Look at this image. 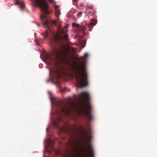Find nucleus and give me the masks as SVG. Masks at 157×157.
I'll return each instance as SVG.
<instances>
[{
    "label": "nucleus",
    "mask_w": 157,
    "mask_h": 157,
    "mask_svg": "<svg viewBox=\"0 0 157 157\" xmlns=\"http://www.w3.org/2000/svg\"><path fill=\"white\" fill-rule=\"evenodd\" d=\"M89 151H88L87 148L84 147L82 148V150L84 151L86 157H87V155L88 152L92 156L94 155V151L93 147L90 144L89 145Z\"/></svg>",
    "instance_id": "obj_4"
},
{
    "label": "nucleus",
    "mask_w": 157,
    "mask_h": 157,
    "mask_svg": "<svg viewBox=\"0 0 157 157\" xmlns=\"http://www.w3.org/2000/svg\"><path fill=\"white\" fill-rule=\"evenodd\" d=\"M70 55L69 49H65L63 51H60L56 48H54L51 53L47 56V58L50 62L52 60H58L59 58L66 59Z\"/></svg>",
    "instance_id": "obj_3"
},
{
    "label": "nucleus",
    "mask_w": 157,
    "mask_h": 157,
    "mask_svg": "<svg viewBox=\"0 0 157 157\" xmlns=\"http://www.w3.org/2000/svg\"><path fill=\"white\" fill-rule=\"evenodd\" d=\"M14 1L15 4L19 6L21 10H23L25 6V4L24 3H21L18 1V0H14Z\"/></svg>",
    "instance_id": "obj_7"
},
{
    "label": "nucleus",
    "mask_w": 157,
    "mask_h": 157,
    "mask_svg": "<svg viewBox=\"0 0 157 157\" xmlns=\"http://www.w3.org/2000/svg\"><path fill=\"white\" fill-rule=\"evenodd\" d=\"M55 8L56 15L58 18L59 17V15L61 14L60 10L59 9L58 6L57 5L55 6Z\"/></svg>",
    "instance_id": "obj_8"
},
{
    "label": "nucleus",
    "mask_w": 157,
    "mask_h": 157,
    "mask_svg": "<svg viewBox=\"0 0 157 157\" xmlns=\"http://www.w3.org/2000/svg\"><path fill=\"white\" fill-rule=\"evenodd\" d=\"M80 130L82 133V136L84 139H86L87 136L86 132L85 131L82 127L80 128Z\"/></svg>",
    "instance_id": "obj_9"
},
{
    "label": "nucleus",
    "mask_w": 157,
    "mask_h": 157,
    "mask_svg": "<svg viewBox=\"0 0 157 157\" xmlns=\"http://www.w3.org/2000/svg\"><path fill=\"white\" fill-rule=\"evenodd\" d=\"M63 38L66 42H67L68 40V36L66 34H65L63 36Z\"/></svg>",
    "instance_id": "obj_10"
},
{
    "label": "nucleus",
    "mask_w": 157,
    "mask_h": 157,
    "mask_svg": "<svg viewBox=\"0 0 157 157\" xmlns=\"http://www.w3.org/2000/svg\"><path fill=\"white\" fill-rule=\"evenodd\" d=\"M90 138H89V140H90Z\"/></svg>",
    "instance_id": "obj_22"
},
{
    "label": "nucleus",
    "mask_w": 157,
    "mask_h": 157,
    "mask_svg": "<svg viewBox=\"0 0 157 157\" xmlns=\"http://www.w3.org/2000/svg\"><path fill=\"white\" fill-rule=\"evenodd\" d=\"M79 8L80 9H82L84 8L85 7V5L83 3H81L79 4Z\"/></svg>",
    "instance_id": "obj_13"
},
{
    "label": "nucleus",
    "mask_w": 157,
    "mask_h": 157,
    "mask_svg": "<svg viewBox=\"0 0 157 157\" xmlns=\"http://www.w3.org/2000/svg\"><path fill=\"white\" fill-rule=\"evenodd\" d=\"M86 71L85 63L80 64L74 69L76 85L79 87H84L88 85V76Z\"/></svg>",
    "instance_id": "obj_2"
},
{
    "label": "nucleus",
    "mask_w": 157,
    "mask_h": 157,
    "mask_svg": "<svg viewBox=\"0 0 157 157\" xmlns=\"http://www.w3.org/2000/svg\"><path fill=\"white\" fill-rule=\"evenodd\" d=\"M80 44L81 46L83 48L85 46L86 42L84 40L83 41H81L80 43Z\"/></svg>",
    "instance_id": "obj_12"
},
{
    "label": "nucleus",
    "mask_w": 157,
    "mask_h": 157,
    "mask_svg": "<svg viewBox=\"0 0 157 157\" xmlns=\"http://www.w3.org/2000/svg\"><path fill=\"white\" fill-rule=\"evenodd\" d=\"M88 56H89V54L88 53H86L85 54L84 56V57H83V58H84V59H85V57H87Z\"/></svg>",
    "instance_id": "obj_17"
},
{
    "label": "nucleus",
    "mask_w": 157,
    "mask_h": 157,
    "mask_svg": "<svg viewBox=\"0 0 157 157\" xmlns=\"http://www.w3.org/2000/svg\"><path fill=\"white\" fill-rule=\"evenodd\" d=\"M73 1L75 2L76 3L79 0H72Z\"/></svg>",
    "instance_id": "obj_19"
},
{
    "label": "nucleus",
    "mask_w": 157,
    "mask_h": 157,
    "mask_svg": "<svg viewBox=\"0 0 157 157\" xmlns=\"http://www.w3.org/2000/svg\"><path fill=\"white\" fill-rule=\"evenodd\" d=\"M53 124L54 125V126H55V127H57V124H56V122L54 121L53 122Z\"/></svg>",
    "instance_id": "obj_18"
},
{
    "label": "nucleus",
    "mask_w": 157,
    "mask_h": 157,
    "mask_svg": "<svg viewBox=\"0 0 157 157\" xmlns=\"http://www.w3.org/2000/svg\"><path fill=\"white\" fill-rule=\"evenodd\" d=\"M86 14L88 16H93L95 13V11L93 7L90 6H87L86 8Z\"/></svg>",
    "instance_id": "obj_5"
},
{
    "label": "nucleus",
    "mask_w": 157,
    "mask_h": 157,
    "mask_svg": "<svg viewBox=\"0 0 157 157\" xmlns=\"http://www.w3.org/2000/svg\"><path fill=\"white\" fill-rule=\"evenodd\" d=\"M82 14V13L81 12H80L78 13V18H79L81 17V16Z\"/></svg>",
    "instance_id": "obj_16"
},
{
    "label": "nucleus",
    "mask_w": 157,
    "mask_h": 157,
    "mask_svg": "<svg viewBox=\"0 0 157 157\" xmlns=\"http://www.w3.org/2000/svg\"><path fill=\"white\" fill-rule=\"evenodd\" d=\"M72 25L73 27H75L77 28V32H82L83 33H84L86 30V28L85 26H81L79 25L76 23H73Z\"/></svg>",
    "instance_id": "obj_6"
},
{
    "label": "nucleus",
    "mask_w": 157,
    "mask_h": 157,
    "mask_svg": "<svg viewBox=\"0 0 157 157\" xmlns=\"http://www.w3.org/2000/svg\"><path fill=\"white\" fill-rule=\"evenodd\" d=\"M71 50L73 52H75V49H74L73 48H72L71 49Z\"/></svg>",
    "instance_id": "obj_20"
},
{
    "label": "nucleus",
    "mask_w": 157,
    "mask_h": 157,
    "mask_svg": "<svg viewBox=\"0 0 157 157\" xmlns=\"http://www.w3.org/2000/svg\"><path fill=\"white\" fill-rule=\"evenodd\" d=\"M53 79V78L52 77H50L46 81L47 82H48L51 81H52Z\"/></svg>",
    "instance_id": "obj_15"
},
{
    "label": "nucleus",
    "mask_w": 157,
    "mask_h": 157,
    "mask_svg": "<svg viewBox=\"0 0 157 157\" xmlns=\"http://www.w3.org/2000/svg\"><path fill=\"white\" fill-rule=\"evenodd\" d=\"M57 82L58 84H59V81H57Z\"/></svg>",
    "instance_id": "obj_21"
},
{
    "label": "nucleus",
    "mask_w": 157,
    "mask_h": 157,
    "mask_svg": "<svg viewBox=\"0 0 157 157\" xmlns=\"http://www.w3.org/2000/svg\"><path fill=\"white\" fill-rule=\"evenodd\" d=\"M48 30H46L45 32L44 33V37H45V38L48 37Z\"/></svg>",
    "instance_id": "obj_14"
},
{
    "label": "nucleus",
    "mask_w": 157,
    "mask_h": 157,
    "mask_svg": "<svg viewBox=\"0 0 157 157\" xmlns=\"http://www.w3.org/2000/svg\"><path fill=\"white\" fill-rule=\"evenodd\" d=\"M78 96L82 101H79L78 104L72 101L69 103L68 107L64 104L61 99L59 98L57 100L54 99V103L61 112L59 113L57 110L56 111V114H59L57 117V122L62 121V113L67 116H70L72 109L78 112L81 114L86 116L89 122L93 119V117L91 114V107L89 102L90 98L89 93L83 92L80 94Z\"/></svg>",
    "instance_id": "obj_1"
},
{
    "label": "nucleus",
    "mask_w": 157,
    "mask_h": 157,
    "mask_svg": "<svg viewBox=\"0 0 157 157\" xmlns=\"http://www.w3.org/2000/svg\"><path fill=\"white\" fill-rule=\"evenodd\" d=\"M58 77H59V78H60V76H58Z\"/></svg>",
    "instance_id": "obj_23"
},
{
    "label": "nucleus",
    "mask_w": 157,
    "mask_h": 157,
    "mask_svg": "<svg viewBox=\"0 0 157 157\" xmlns=\"http://www.w3.org/2000/svg\"><path fill=\"white\" fill-rule=\"evenodd\" d=\"M97 23V21L95 19H92V21L90 23L91 26H94Z\"/></svg>",
    "instance_id": "obj_11"
}]
</instances>
